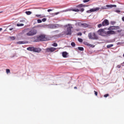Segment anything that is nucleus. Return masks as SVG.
Wrapping results in <instances>:
<instances>
[{
	"instance_id": "nucleus-1",
	"label": "nucleus",
	"mask_w": 124,
	"mask_h": 124,
	"mask_svg": "<svg viewBox=\"0 0 124 124\" xmlns=\"http://www.w3.org/2000/svg\"><path fill=\"white\" fill-rule=\"evenodd\" d=\"M47 40V38L46 35H40L37 37V39L35 40V42H38L40 41H46Z\"/></svg>"
},
{
	"instance_id": "nucleus-2",
	"label": "nucleus",
	"mask_w": 124,
	"mask_h": 124,
	"mask_svg": "<svg viewBox=\"0 0 124 124\" xmlns=\"http://www.w3.org/2000/svg\"><path fill=\"white\" fill-rule=\"evenodd\" d=\"M88 38L89 39L92 40H95L98 39V37L97 35L95 32L92 33L90 32L88 34Z\"/></svg>"
},
{
	"instance_id": "nucleus-3",
	"label": "nucleus",
	"mask_w": 124,
	"mask_h": 124,
	"mask_svg": "<svg viewBox=\"0 0 124 124\" xmlns=\"http://www.w3.org/2000/svg\"><path fill=\"white\" fill-rule=\"evenodd\" d=\"M67 28V33L66 35H70L72 34V29L73 28L70 24H68L65 26Z\"/></svg>"
},
{
	"instance_id": "nucleus-4",
	"label": "nucleus",
	"mask_w": 124,
	"mask_h": 124,
	"mask_svg": "<svg viewBox=\"0 0 124 124\" xmlns=\"http://www.w3.org/2000/svg\"><path fill=\"white\" fill-rule=\"evenodd\" d=\"M37 33V31L35 29L31 30L29 31L28 33H27L26 35L28 36H34Z\"/></svg>"
},
{
	"instance_id": "nucleus-5",
	"label": "nucleus",
	"mask_w": 124,
	"mask_h": 124,
	"mask_svg": "<svg viewBox=\"0 0 124 124\" xmlns=\"http://www.w3.org/2000/svg\"><path fill=\"white\" fill-rule=\"evenodd\" d=\"M113 7H117V5H107L106 6H104L101 7V9L102 10H106L108 9V8H113Z\"/></svg>"
},
{
	"instance_id": "nucleus-6",
	"label": "nucleus",
	"mask_w": 124,
	"mask_h": 124,
	"mask_svg": "<svg viewBox=\"0 0 124 124\" xmlns=\"http://www.w3.org/2000/svg\"><path fill=\"white\" fill-rule=\"evenodd\" d=\"M100 10V8H92L88 11H87V13H90L92 12H98Z\"/></svg>"
},
{
	"instance_id": "nucleus-7",
	"label": "nucleus",
	"mask_w": 124,
	"mask_h": 124,
	"mask_svg": "<svg viewBox=\"0 0 124 124\" xmlns=\"http://www.w3.org/2000/svg\"><path fill=\"white\" fill-rule=\"evenodd\" d=\"M97 33L99 35H101L103 36H105L106 33H105V31L103 29H100L97 31Z\"/></svg>"
},
{
	"instance_id": "nucleus-8",
	"label": "nucleus",
	"mask_w": 124,
	"mask_h": 124,
	"mask_svg": "<svg viewBox=\"0 0 124 124\" xmlns=\"http://www.w3.org/2000/svg\"><path fill=\"white\" fill-rule=\"evenodd\" d=\"M55 50H56V49L55 47H50V48H47L46 49V52H52L54 51Z\"/></svg>"
},
{
	"instance_id": "nucleus-9",
	"label": "nucleus",
	"mask_w": 124,
	"mask_h": 124,
	"mask_svg": "<svg viewBox=\"0 0 124 124\" xmlns=\"http://www.w3.org/2000/svg\"><path fill=\"white\" fill-rule=\"evenodd\" d=\"M102 24H103V26H107L109 24V23L108 19H105L103 21Z\"/></svg>"
},
{
	"instance_id": "nucleus-10",
	"label": "nucleus",
	"mask_w": 124,
	"mask_h": 124,
	"mask_svg": "<svg viewBox=\"0 0 124 124\" xmlns=\"http://www.w3.org/2000/svg\"><path fill=\"white\" fill-rule=\"evenodd\" d=\"M120 27L119 26H112L110 27L108 30H115L120 29Z\"/></svg>"
},
{
	"instance_id": "nucleus-11",
	"label": "nucleus",
	"mask_w": 124,
	"mask_h": 124,
	"mask_svg": "<svg viewBox=\"0 0 124 124\" xmlns=\"http://www.w3.org/2000/svg\"><path fill=\"white\" fill-rule=\"evenodd\" d=\"M42 49L40 48H36V47H34V52H40L41 51Z\"/></svg>"
},
{
	"instance_id": "nucleus-12",
	"label": "nucleus",
	"mask_w": 124,
	"mask_h": 124,
	"mask_svg": "<svg viewBox=\"0 0 124 124\" xmlns=\"http://www.w3.org/2000/svg\"><path fill=\"white\" fill-rule=\"evenodd\" d=\"M27 50L30 51L34 52V46H30V47H27Z\"/></svg>"
},
{
	"instance_id": "nucleus-13",
	"label": "nucleus",
	"mask_w": 124,
	"mask_h": 124,
	"mask_svg": "<svg viewBox=\"0 0 124 124\" xmlns=\"http://www.w3.org/2000/svg\"><path fill=\"white\" fill-rule=\"evenodd\" d=\"M107 34H110V35L116 34V32H115L114 31H107Z\"/></svg>"
},
{
	"instance_id": "nucleus-14",
	"label": "nucleus",
	"mask_w": 124,
	"mask_h": 124,
	"mask_svg": "<svg viewBox=\"0 0 124 124\" xmlns=\"http://www.w3.org/2000/svg\"><path fill=\"white\" fill-rule=\"evenodd\" d=\"M88 5H84L82 4H79L77 6V7L78 8H82V7H88Z\"/></svg>"
},
{
	"instance_id": "nucleus-15",
	"label": "nucleus",
	"mask_w": 124,
	"mask_h": 124,
	"mask_svg": "<svg viewBox=\"0 0 124 124\" xmlns=\"http://www.w3.org/2000/svg\"><path fill=\"white\" fill-rule=\"evenodd\" d=\"M67 56V53L66 52H62V57L63 58H66Z\"/></svg>"
},
{
	"instance_id": "nucleus-16",
	"label": "nucleus",
	"mask_w": 124,
	"mask_h": 124,
	"mask_svg": "<svg viewBox=\"0 0 124 124\" xmlns=\"http://www.w3.org/2000/svg\"><path fill=\"white\" fill-rule=\"evenodd\" d=\"M17 43L18 45L25 44V41H19V42H17Z\"/></svg>"
},
{
	"instance_id": "nucleus-17",
	"label": "nucleus",
	"mask_w": 124,
	"mask_h": 124,
	"mask_svg": "<svg viewBox=\"0 0 124 124\" xmlns=\"http://www.w3.org/2000/svg\"><path fill=\"white\" fill-rule=\"evenodd\" d=\"M81 25L83 26V28H87V27H89V25H88L86 23L82 24Z\"/></svg>"
},
{
	"instance_id": "nucleus-18",
	"label": "nucleus",
	"mask_w": 124,
	"mask_h": 124,
	"mask_svg": "<svg viewBox=\"0 0 124 124\" xmlns=\"http://www.w3.org/2000/svg\"><path fill=\"white\" fill-rule=\"evenodd\" d=\"M25 13H26L27 15H28V16H30V15H31V12L29 11H26Z\"/></svg>"
},
{
	"instance_id": "nucleus-19",
	"label": "nucleus",
	"mask_w": 124,
	"mask_h": 124,
	"mask_svg": "<svg viewBox=\"0 0 124 124\" xmlns=\"http://www.w3.org/2000/svg\"><path fill=\"white\" fill-rule=\"evenodd\" d=\"M72 11L78 12H79V10L78 9H72Z\"/></svg>"
},
{
	"instance_id": "nucleus-20",
	"label": "nucleus",
	"mask_w": 124,
	"mask_h": 124,
	"mask_svg": "<svg viewBox=\"0 0 124 124\" xmlns=\"http://www.w3.org/2000/svg\"><path fill=\"white\" fill-rule=\"evenodd\" d=\"M88 46L89 47H91L92 48H94L95 47V46L94 45H92V44H88Z\"/></svg>"
},
{
	"instance_id": "nucleus-21",
	"label": "nucleus",
	"mask_w": 124,
	"mask_h": 124,
	"mask_svg": "<svg viewBox=\"0 0 124 124\" xmlns=\"http://www.w3.org/2000/svg\"><path fill=\"white\" fill-rule=\"evenodd\" d=\"M71 46H72V47H75V46H76V44H75V42H72L71 43Z\"/></svg>"
},
{
	"instance_id": "nucleus-22",
	"label": "nucleus",
	"mask_w": 124,
	"mask_h": 124,
	"mask_svg": "<svg viewBox=\"0 0 124 124\" xmlns=\"http://www.w3.org/2000/svg\"><path fill=\"white\" fill-rule=\"evenodd\" d=\"M113 46V44H110V45H107V48H111V47H112Z\"/></svg>"
},
{
	"instance_id": "nucleus-23",
	"label": "nucleus",
	"mask_w": 124,
	"mask_h": 124,
	"mask_svg": "<svg viewBox=\"0 0 124 124\" xmlns=\"http://www.w3.org/2000/svg\"><path fill=\"white\" fill-rule=\"evenodd\" d=\"M103 26V24H99L98 25H97V28H100Z\"/></svg>"
},
{
	"instance_id": "nucleus-24",
	"label": "nucleus",
	"mask_w": 124,
	"mask_h": 124,
	"mask_svg": "<svg viewBox=\"0 0 124 124\" xmlns=\"http://www.w3.org/2000/svg\"><path fill=\"white\" fill-rule=\"evenodd\" d=\"M6 72L7 74L10 73V70L9 69H6Z\"/></svg>"
},
{
	"instance_id": "nucleus-25",
	"label": "nucleus",
	"mask_w": 124,
	"mask_h": 124,
	"mask_svg": "<svg viewBox=\"0 0 124 124\" xmlns=\"http://www.w3.org/2000/svg\"><path fill=\"white\" fill-rule=\"evenodd\" d=\"M78 41L80 43H82L83 42L82 39H81L80 38H78Z\"/></svg>"
},
{
	"instance_id": "nucleus-26",
	"label": "nucleus",
	"mask_w": 124,
	"mask_h": 124,
	"mask_svg": "<svg viewBox=\"0 0 124 124\" xmlns=\"http://www.w3.org/2000/svg\"><path fill=\"white\" fill-rule=\"evenodd\" d=\"M16 26L17 27H21V26H24V24H16Z\"/></svg>"
},
{
	"instance_id": "nucleus-27",
	"label": "nucleus",
	"mask_w": 124,
	"mask_h": 124,
	"mask_svg": "<svg viewBox=\"0 0 124 124\" xmlns=\"http://www.w3.org/2000/svg\"><path fill=\"white\" fill-rule=\"evenodd\" d=\"M54 47H57L58 46V44L56 43H54L52 45Z\"/></svg>"
},
{
	"instance_id": "nucleus-28",
	"label": "nucleus",
	"mask_w": 124,
	"mask_h": 124,
	"mask_svg": "<svg viewBox=\"0 0 124 124\" xmlns=\"http://www.w3.org/2000/svg\"><path fill=\"white\" fill-rule=\"evenodd\" d=\"M78 50H81V51L84 50V48L83 47H78Z\"/></svg>"
},
{
	"instance_id": "nucleus-29",
	"label": "nucleus",
	"mask_w": 124,
	"mask_h": 124,
	"mask_svg": "<svg viewBox=\"0 0 124 124\" xmlns=\"http://www.w3.org/2000/svg\"><path fill=\"white\" fill-rule=\"evenodd\" d=\"M10 39L12 40H15V36H11L10 37Z\"/></svg>"
},
{
	"instance_id": "nucleus-30",
	"label": "nucleus",
	"mask_w": 124,
	"mask_h": 124,
	"mask_svg": "<svg viewBox=\"0 0 124 124\" xmlns=\"http://www.w3.org/2000/svg\"><path fill=\"white\" fill-rule=\"evenodd\" d=\"M84 44L87 46H89V45L90 44L89 43L87 42H84Z\"/></svg>"
},
{
	"instance_id": "nucleus-31",
	"label": "nucleus",
	"mask_w": 124,
	"mask_h": 124,
	"mask_svg": "<svg viewBox=\"0 0 124 124\" xmlns=\"http://www.w3.org/2000/svg\"><path fill=\"white\" fill-rule=\"evenodd\" d=\"M90 1V0H83V2H84V3H86V2H88Z\"/></svg>"
},
{
	"instance_id": "nucleus-32",
	"label": "nucleus",
	"mask_w": 124,
	"mask_h": 124,
	"mask_svg": "<svg viewBox=\"0 0 124 124\" xmlns=\"http://www.w3.org/2000/svg\"><path fill=\"white\" fill-rule=\"evenodd\" d=\"M94 95H95L96 96H97V95H98V92H96V91H94Z\"/></svg>"
},
{
	"instance_id": "nucleus-33",
	"label": "nucleus",
	"mask_w": 124,
	"mask_h": 124,
	"mask_svg": "<svg viewBox=\"0 0 124 124\" xmlns=\"http://www.w3.org/2000/svg\"><path fill=\"white\" fill-rule=\"evenodd\" d=\"M109 96V94L107 93L104 95V97L107 98Z\"/></svg>"
},
{
	"instance_id": "nucleus-34",
	"label": "nucleus",
	"mask_w": 124,
	"mask_h": 124,
	"mask_svg": "<svg viewBox=\"0 0 124 124\" xmlns=\"http://www.w3.org/2000/svg\"><path fill=\"white\" fill-rule=\"evenodd\" d=\"M84 11V8H82L79 10V11L81 12H83Z\"/></svg>"
},
{
	"instance_id": "nucleus-35",
	"label": "nucleus",
	"mask_w": 124,
	"mask_h": 124,
	"mask_svg": "<svg viewBox=\"0 0 124 124\" xmlns=\"http://www.w3.org/2000/svg\"><path fill=\"white\" fill-rule=\"evenodd\" d=\"M42 21L41 20V19H38L37 20V22L38 23H42Z\"/></svg>"
},
{
	"instance_id": "nucleus-36",
	"label": "nucleus",
	"mask_w": 124,
	"mask_h": 124,
	"mask_svg": "<svg viewBox=\"0 0 124 124\" xmlns=\"http://www.w3.org/2000/svg\"><path fill=\"white\" fill-rule=\"evenodd\" d=\"M115 23H116V22H114V21H111L110 22V24L111 25H114Z\"/></svg>"
},
{
	"instance_id": "nucleus-37",
	"label": "nucleus",
	"mask_w": 124,
	"mask_h": 124,
	"mask_svg": "<svg viewBox=\"0 0 124 124\" xmlns=\"http://www.w3.org/2000/svg\"><path fill=\"white\" fill-rule=\"evenodd\" d=\"M42 22H46V18H43L42 19Z\"/></svg>"
},
{
	"instance_id": "nucleus-38",
	"label": "nucleus",
	"mask_w": 124,
	"mask_h": 124,
	"mask_svg": "<svg viewBox=\"0 0 124 124\" xmlns=\"http://www.w3.org/2000/svg\"><path fill=\"white\" fill-rule=\"evenodd\" d=\"M36 16L37 17H39L41 16V15H36Z\"/></svg>"
},
{
	"instance_id": "nucleus-39",
	"label": "nucleus",
	"mask_w": 124,
	"mask_h": 124,
	"mask_svg": "<svg viewBox=\"0 0 124 124\" xmlns=\"http://www.w3.org/2000/svg\"><path fill=\"white\" fill-rule=\"evenodd\" d=\"M78 36H81L82 35V33H81V32L78 33Z\"/></svg>"
},
{
	"instance_id": "nucleus-40",
	"label": "nucleus",
	"mask_w": 124,
	"mask_h": 124,
	"mask_svg": "<svg viewBox=\"0 0 124 124\" xmlns=\"http://www.w3.org/2000/svg\"><path fill=\"white\" fill-rule=\"evenodd\" d=\"M115 12H116V13H121V11H120V10H116V11H115Z\"/></svg>"
},
{
	"instance_id": "nucleus-41",
	"label": "nucleus",
	"mask_w": 124,
	"mask_h": 124,
	"mask_svg": "<svg viewBox=\"0 0 124 124\" xmlns=\"http://www.w3.org/2000/svg\"><path fill=\"white\" fill-rule=\"evenodd\" d=\"M47 11H48V12H51V11H52V9H48Z\"/></svg>"
},
{
	"instance_id": "nucleus-42",
	"label": "nucleus",
	"mask_w": 124,
	"mask_h": 124,
	"mask_svg": "<svg viewBox=\"0 0 124 124\" xmlns=\"http://www.w3.org/2000/svg\"><path fill=\"white\" fill-rule=\"evenodd\" d=\"M117 67L118 68H120L121 67V65H118Z\"/></svg>"
},
{
	"instance_id": "nucleus-43",
	"label": "nucleus",
	"mask_w": 124,
	"mask_h": 124,
	"mask_svg": "<svg viewBox=\"0 0 124 124\" xmlns=\"http://www.w3.org/2000/svg\"><path fill=\"white\" fill-rule=\"evenodd\" d=\"M122 30H118V31H117V32H122Z\"/></svg>"
},
{
	"instance_id": "nucleus-44",
	"label": "nucleus",
	"mask_w": 124,
	"mask_h": 124,
	"mask_svg": "<svg viewBox=\"0 0 124 124\" xmlns=\"http://www.w3.org/2000/svg\"><path fill=\"white\" fill-rule=\"evenodd\" d=\"M122 21L124 22V16L122 17Z\"/></svg>"
},
{
	"instance_id": "nucleus-45",
	"label": "nucleus",
	"mask_w": 124,
	"mask_h": 124,
	"mask_svg": "<svg viewBox=\"0 0 124 124\" xmlns=\"http://www.w3.org/2000/svg\"><path fill=\"white\" fill-rule=\"evenodd\" d=\"M2 30V28H0V31H1Z\"/></svg>"
},
{
	"instance_id": "nucleus-46",
	"label": "nucleus",
	"mask_w": 124,
	"mask_h": 124,
	"mask_svg": "<svg viewBox=\"0 0 124 124\" xmlns=\"http://www.w3.org/2000/svg\"><path fill=\"white\" fill-rule=\"evenodd\" d=\"M13 29H10V31H12Z\"/></svg>"
},
{
	"instance_id": "nucleus-47",
	"label": "nucleus",
	"mask_w": 124,
	"mask_h": 124,
	"mask_svg": "<svg viewBox=\"0 0 124 124\" xmlns=\"http://www.w3.org/2000/svg\"><path fill=\"white\" fill-rule=\"evenodd\" d=\"M76 31H78V29H77Z\"/></svg>"
},
{
	"instance_id": "nucleus-48",
	"label": "nucleus",
	"mask_w": 124,
	"mask_h": 124,
	"mask_svg": "<svg viewBox=\"0 0 124 124\" xmlns=\"http://www.w3.org/2000/svg\"><path fill=\"white\" fill-rule=\"evenodd\" d=\"M75 88V89H77V88L76 87H75V88Z\"/></svg>"
},
{
	"instance_id": "nucleus-49",
	"label": "nucleus",
	"mask_w": 124,
	"mask_h": 124,
	"mask_svg": "<svg viewBox=\"0 0 124 124\" xmlns=\"http://www.w3.org/2000/svg\"><path fill=\"white\" fill-rule=\"evenodd\" d=\"M123 57H124V54H123Z\"/></svg>"
},
{
	"instance_id": "nucleus-50",
	"label": "nucleus",
	"mask_w": 124,
	"mask_h": 124,
	"mask_svg": "<svg viewBox=\"0 0 124 124\" xmlns=\"http://www.w3.org/2000/svg\"><path fill=\"white\" fill-rule=\"evenodd\" d=\"M2 13V12H0V13Z\"/></svg>"
}]
</instances>
